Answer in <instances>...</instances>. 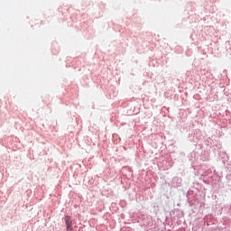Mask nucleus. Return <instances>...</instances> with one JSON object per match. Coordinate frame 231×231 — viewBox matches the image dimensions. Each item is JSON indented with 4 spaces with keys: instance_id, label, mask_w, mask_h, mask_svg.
Segmentation results:
<instances>
[{
    "instance_id": "nucleus-1",
    "label": "nucleus",
    "mask_w": 231,
    "mask_h": 231,
    "mask_svg": "<svg viewBox=\"0 0 231 231\" xmlns=\"http://www.w3.org/2000/svg\"><path fill=\"white\" fill-rule=\"evenodd\" d=\"M66 226H73V222L71 221V217H65Z\"/></svg>"
},
{
    "instance_id": "nucleus-2",
    "label": "nucleus",
    "mask_w": 231,
    "mask_h": 231,
    "mask_svg": "<svg viewBox=\"0 0 231 231\" xmlns=\"http://www.w3.org/2000/svg\"><path fill=\"white\" fill-rule=\"evenodd\" d=\"M67 231H73V226H67Z\"/></svg>"
}]
</instances>
